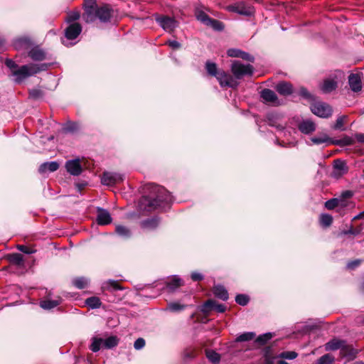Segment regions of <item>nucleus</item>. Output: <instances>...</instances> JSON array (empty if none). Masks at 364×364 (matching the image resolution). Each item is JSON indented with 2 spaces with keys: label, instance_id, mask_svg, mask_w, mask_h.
Wrapping results in <instances>:
<instances>
[{
  "label": "nucleus",
  "instance_id": "obj_1",
  "mask_svg": "<svg viewBox=\"0 0 364 364\" xmlns=\"http://www.w3.org/2000/svg\"><path fill=\"white\" fill-rule=\"evenodd\" d=\"M171 202L172 196L166 189L157 185H150V195L141 198L140 206L149 212L157 208H165Z\"/></svg>",
  "mask_w": 364,
  "mask_h": 364
},
{
  "label": "nucleus",
  "instance_id": "obj_2",
  "mask_svg": "<svg viewBox=\"0 0 364 364\" xmlns=\"http://www.w3.org/2000/svg\"><path fill=\"white\" fill-rule=\"evenodd\" d=\"M5 65L11 70V75L14 77V81L16 83H21L27 77L46 70L48 67L47 63H29L19 67L10 58L6 59Z\"/></svg>",
  "mask_w": 364,
  "mask_h": 364
},
{
  "label": "nucleus",
  "instance_id": "obj_3",
  "mask_svg": "<svg viewBox=\"0 0 364 364\" xmlns=\"http://www.w3.org/2000/svg\"><path fill=\"white\" fill-rule=\"evenodd\" d=\"M253 71L252 65H244L238 60L233 61L231 65V72L236 80L242 79L245 75L251 76Z\"/></svg>",
  "mask_w": 364,
  "mask_h": 364
},
{
  "label": "nucleus",
  "instance_id": "obj_4",
  "mask_svg": "<svg viewBox=\"0 0 364 364\" xmlns=\"http://www.w3.org/2000/svg\"><path fill=\"white\" fill-rule=\"evenodd\" d=\"M113 12L112 8L108 4L98 6L92 14L93 22L98 19L102 23H108L113 16Z\"/></svg>",
  "mask_w": 364,
  "mask_h": 364
},
{
  "label": "nucleus",
  "instance_id": "obj_5",
  "mask_svg": "<svg viewBox=\"0 0 364 364\" xmlns=\"http://www.w3.org/2000/svg\"><path fill=\"white\" fill-rule=\"evenodd\" d=\"M311 112L316 116L321 118H328L332 115V107L327 103L317 102L311 105Z\"/></svg>",
  "mask_w": 364,
  "mask_h": 364
},
{
  "label": "nucleus",
  "instance_id": "obj_6",
  "mask_svg": "<svg viewBox=\"0 0 364 364\" xmlns=\"http://www.w3.org/2000/svg\"><path fill=\"white\" fill-rule=\"evenodd\" d=\"M156 21L166 32L171 33L178 26V22L175 18L168 16L157 15Z\"/></svg>",
  "mask_w": 364,
  "mask_h": 364
},
{
  "label": "nucleus",
  "instance_id": "obj_7",
  "mask_svg": "<svg viewBox=\"0 0 364 364\" xmlns=\"http://www.w3.org/2000/svg\"><path fill=\"white\" fill-rule=\"evenodd\" d=\"M228 10L230 11L245 16H250L253 15L255 13L254 7L247 5L246 3L243 1L237 2L232 5H230L228 6Z\"/></svg>",
  "mask_w": 364,
  "mask_h": 364
},
{
  "label": "nucleus",
  "instance_id": "obj_8",
  "mask_svg": "<svg viewBox=\"0 0 364 364\" xmlns=\"http://www.w3.org/2000/svg\"><path fill=\"white\" fill-rule=\"evenodd\" d=\"M217 80L222 87H231L236 88L239 82L236 80L234 76L228 74L224 70L219 71V75L217 77Z\"/></svg>",
  "mask_w": 364,
  "mask_h": 364
},
{
  "label": "nucleus",
  "instance_id": "obj_9",
  "mask_svg": "<svg viewBox=\"0 0 364 364\" xmlns=\"http://www.w3.org/2000/svg\"><path fill=\"white\" fill-rule=\"evenodd\" d=\"M84 13L82 14V19L86 23H92L94 16H92L94 11L98 6L96 0H84Z\"/></svg>",
  "mask_w": 364,
  "mask_h": 364
},
{
  "label": "nucleus",
  "instance_id": "obj_10",
  "mask_svg": "<svg viewBox=\"0 0 364 364\" xmlns=\"http://www.w3.org/2000/svg\"><path fill=\"white\" fill-rule=\"evenodd\" d=\"M124 176L115 172L105 171L101 178V182L105 186H114L124 181Z\"/></svg>",
  "mask_w": 364,
  "mask_h": 364
},
{
  "label": "nucleus",
  "instance_id": "obj_11",
  "mask_svg": "<svg viewBox=\"0 0 364 364\" xmlns=\"http://www.w3.org/2000/svg\"><path fill=\"white\" fill-rule=\"evenodd\" d=\"M260 97L263 102L266 104L274 106H278L281 105L276 93L270 89L265 88L262 90L260 93Z\"/></svg>",
  "mask_w": 364,
  "mask_h": 364
},
{
  "label": "nucleus",
  "instance_id": "obj_12",
  "mask_svg": "<svg viewBox=\"0 0 364 364\" xmlns=\"http://www.w3.org/2000/svg\"><path fill=\"white\" fill-rule=\"evenodd\" d=\"M358 353V350L345 341L344 345H343L340 351V356L346 358L348 361H350L356 358Z\"/></svg>",
  "mask_w": 364,
  "mask_h": 364
},
{
  "label": "nucleus",
  "instance_id": "obj_13",
  "mask_svg": "<svg viewBox=\"0 0 364 364\" xmlns=\"http://www.w3.org/2000/svg\"><path fill=\"white\" fill-rule=\"evenodd\" d=\"M65 168L73 176H79L82 171L80 159H78L68 161L65 163Z\"/></svg>",
  "mask_w": 364,
  "mask_h": 364
},
{
  "label": "nucleus",
  "instance_id": "obj_14",
  "mask_svg": "<svg viewBox=\"0 0 364 364\" xmlns=\"http://www.w3.org/2000/svg\"><path fill=\"white\" fill-rule=\"evenodd\" d=\"M81 31L82 26L80 23H71L65 30V37L67 40H74L80 34Z\"/></svg>",
  "mask_w": 364,
  "mask_h": 364
},
{
  "label": "nucleus",
  "instance_id": "obj_15",
  "mask_svg": "<svg viewBox=\"0 0 364 364\" xmlns=\"http://www.w3.org/2000/svg\"><path fill=\"white\" fill-rule=\"evenodd\" d=\"M348 172L346 164L341 160L337 159L334 161L333 170L331 176L335 178H339Z\"/></svg>",
  "mask_w": 364,
  "mask_h": 364
},
{
  "label": "nucleus",
  "instance_id": "obj_16",
  "mask_svg": "<svg viewBox=\"0 0 364 364\" xmlns=\"http://www.w3.org/2000/svg\"><path fill=\"white\" fill-rule=\"evenodd\" d=\"M28 56L33 61H43L46 59V53L39 46H35L28 50Z\"/></svg>",
  "mask_w": 364,
  "mask_h": 364
},
{
  "label": "nucleus",
  "instance_id": "obj_17",
  "mask_svg": "<svg viewBox=\"0 0 364 364\" xmlns=\"http://www.w3.org/2000/svg\"><path fill=\"white\" fill-rule=\"evenodd\" d=\"M225 309L226 307L225 305L218 304L217 301L213 299H209L207 301H205L202 307V311L204 313H208L212 310H215L218 313H223L225 312Z\"/></svg>",
  "mask_w": 364,
  "mask_h": 364
},
{
  "label": "nucleus",
  "instance_id": "obj_18",
  "mask_svg": "<svg viewBox=\"0 0 364 364\" xmlns=\"http://www.w3.org/2000/svg\"><path fill=\"white\" fill-rule=\"evenodd\" d=\"M353 196V192L352 191L347 190L342 192L341 196L336 198L338 208L343 209L350 205L353 206V202L349 200Z\"/></svg>",
  "mask_w": 364,
  "mask_h": 364
},
{
  "label": "nucleus",
  "instance_id": "obj_19",
  "mask_svg": "<svg viewBox=\"0 0 364 364\" xmlns=\"http://www.w3.org/2000/svg\"><path fill=\"white\" fill-rule=\"evenodd\" d=\"M348 84L350 90L354 92H358L362 89L361 78L359 74L351 73L348 76Z\"/></svg>",
  "mask_w": 364,
  "mask_h": 364
},
{
  "label": "nucleus",
  "instance_id": "obj_20",
  "mask_svg": "<svg viewBox=\"0 0 364 364\" xmlns=\"http://www.w3.org/2000/svg\"><path fill=\"white\" fill-rule=\"evenodd\" d=\"M97 222L99 225H106L111 223L112 217L108 210L102 208H97Z\"/></svg>",
  "mask_w": 364,
  "mask_h": 364
},
{
  "label": "nucleus",
  "instance_id": "obj_21",
  "mask_svg": "<svg viewBox=\"0 0 364 364\" xmlns=\"http://www.w3.org/2000/svg\"><path fill=\"white\" fill-rule=\"evenodd\" d=\"M346 340L340 339L338 338L334 337L331 339L329 341L325 343L324 348L326 351H335L337 350L341 349L343 345H344V342Z\"/></svg>",
  "mask_w": 364,
  "mask_h": 364
},
{
  "label": "nucleus",
  "instance_id": "obj_22",
  "mask_svg": "<svg viewBox=\"0 0 364 364\" xmlns=\"http://www.w3.org/2000/svg\"><path fill=\"white\" fill-rule=\"evenodd\" d=\"M338 87V82L331 78H326L323 80V83L320 85L321 90L325 93H331L335 90Z\"/></svg>",
  "mask_w": 364,
  "mask_h": 364
},
{
  "label": "nucleus",
  "instance_id": "obj_23",
  "mask_svg": "<svg viewBox=\"0 0 364 364\" xmlns=\"http://www.w3.org/2000/svg\"><path fill=\"white\" fill-rule=\"evenodd\" d=\"M299 129L305 134H309L316 130V124L311 120H304L299 124Z\"/></svg>",
  "mask_w": 364,
  "mask_h": 364
},
{
  "label": "nucleus",
  "instance_id": "obj_24",
  "mask_svg": "<svg viewBox=\"0 0 364 364\" xmlns=\"http://www.w3.org/2000/svg\"><path fill=\"white\" fill-rule=\"evenodd\" d=\"M276 90L282 95L287 96L293 92L292 85L287 82H280L276 85Z\"/></svg>",
  "mask_w": 364,
  "mask_h": 364
},
{
  "label": "nucleus",
  "instance_id": "obj_25",
  "mask_svg": "<svg viewBox=\"0 0 364 364\" xmlns=\"http://www.w3.org/2000/svg\"><path fill=\"white\" fill-rule=\"evenodd\" d=\"M59 168V164L56 161L45 162L43 163L38 168V171L41 173H45L47 171L54 172Z\"/></svg>",
  "mask_w": 364,
  "mask_h": 364
},
{
  "label": "nucleus",
  "instance_id": "obj_26",
  "mask_svg": "<svg viewBox=\"0 0 364 364\" xmlns=\"http://www.w3.org/2000/svg\"><path fill=\"white\" fill-rule=\"evenodd\" d=\"M31 45V41L28 38H19L14 42V48L17 50H27Z\"/></svg>",
  "mask_w": 364,
  "mask_h": 364
},
{
  "label": "nucleus",
  "instance_id": "obj_27",
  "mask_svg": "<svg viewBox=\"0 0 364 364\" xmlns=\"http://www.w3.org/2000/svg\"><path fill=\"white\" fill-rule=\"evenodd\" d=\"M213 291L214 295L218 299H220L223 301H227L228 299L229 296L228 291L223 286L220 284L214 286Z\"/></svg>",
  "mask_w": 364,
  "mask_h": 364
},
{
  "label": "nucleus",
  "instance_id": "obj_28",
  "mask_svg": "<svg viewBox=\"0 0 364 364\" xmlns=\"http://www.w3.org/2000/svg\"><path fill=\"white\" fill-rule=\"evenodd\" d=\"M183 284L182 279L177 276H174L166 282V287L169 291L173 292Z\"/></svg>",
  "mask_w": 364,
  "mask_h": 364
},
{
  "label": "nucleus",
  "instance_id": "obj_29",
  "mask_svg": "<svg viewBox=\"0 0 364 364\" xmlns=\"http://www.w3.org/2000/svg\"><path fill=\"white\" fill-rule=\"evenodd\" d=\"M354 140L352 137L344 136L340 139H331V144L337 145L340 146H350L353 144Z\"/></svg>",
  "mask_w": 364,
  "mask_h": 364
},
{
  "label": "nucleus",
  "instance_id": "obj_30",
  "mask_svg": "<svg viewBox=\"0 0 364 364\" xmlns=\"http://www.w3.org/2000/svg\"><path fill=\"white\" fill-rule=\"evenodd\" d=\"M159 218L158 217L148 218L141 223V227L146 229H154L159 225Z\"/></svg>",
  "mask_w": 364,
  "mask_h": 364
},
{
  "label": "nucleus",
  "instance_id": "obj_31",
  "mask_svg": "<svg viewBox=\"0 0 364 364\" xmlns=\"http://www.w3.org/2000/svg\"><path fill=\"white\" fill-rule=\"evenodd\" d=\"M102 289L104 291H117L122 289V287L119 284L117 281L114 280H109L105 283H103Z\"/></svg>",
  "mask_w": 364,
  "mask_h": 364
},
{
  "label": "nucleus",
  "instance_id": "obj_32",
  "mask_svg": "<svg viewBox=\"0 0 364 364\" xmlns=\"http://www.w3.org/2000/svg\"><path fill=\"white\" fill-rule=\"evenodd\" d=\"M60 304L59 299H45L40 302V306L44 309H52Z\"/></svg>",
  "mask_w": 364,
  "mask_h": 364
},
{
  "label": "nucleus",
  "instance_id": "obj_33",
  "mask_svg": "<svg viewBox=\"0 0 364 364\" xmlns=\"http://www.w3.org/2000/svg\"><path fill=\"white\" fill-rule=\"evenodd\" d=\"M119 339L117 336H109L106 339H103V347L107 349L112 348L118 345Z\"/></svg>",
  "mask_w": 364,
  "mask_h": 364
},
{
  "label": "nucleus",
  "instance_id": "obj_34",
  "mask_svg": "<svg viewBox=\"0 0 364 364\" xmlns=\"http://www.w3.org/2000/svg\"><path fill=\"white\" fill-rule=\"evenodd\" d=\"M205 69H206L207 73L210 75L214 76L216 78L219 75V71L220 70L218 69L217 65L215 63H212L210 61L206 62Z\"/></svg>",
  "mask_w": 364,
  "mask_h": 364
},
{
  "label": "nucleus",
  "instance_id": "obj_35",
  "mask_svg": "<svg viewBox=\"0 0 364 364\" xmlns=\"http://www.w3.org/2000/svg\"><path fill=\"white\" fill-rule=\"evenodd\" d=\"M9 260L11 263L16 264L17 266H23V257L22 255L19 253H13L9 255Z\"/></svg>",
  "mask_w": 364,
  "mask_h": 364
},
{
  "label": "nucleus",
  "instance_id": "obj_36",
  "mask_svg": "<svg viewBox=\"0 0 364 364\" xmlns=\"http://www.w3.org/2000/svg\"><path fill=\"white\" fill-rule=\"evenodd\" d=\"M310 139H311V141L314 144H317V145L321 144L323 143L331 144V139H330L326 134H323L322 136H315L311 137Z\"/></svg>",
  "mask_w": 364,
  "mask_h": 364
},
{
  "label": "nucleus",
  "instance_id": "obj_37",
  "mask_svg": "<svg viewBox=\"0 0 364 364\" xmlns=\"http://www.w3.org/2000/svg\"><path fill=\"white\" fill-rule=\"evenodd\" d=\"M85 304L91 309H97L100 307L102 303L98 297L91 296L85 300Z\"/></svg>",
  "mask_w": 364,
  "mask_h": 364
},
{
  "label": "nucleus",
  "instance_id": "obj_38",
  "mask_svg": "<svg viewBox=\"0 0 364 364\" xmlns=\"http://www.w3.org/2000/svg\"><path fill=\"white\" fill-rule=\"evenodd\" d=\"M186 307V305L178 302H170L167 304L166 309L172 312H178L184 310Z\"/></svg>",
  "mask_w": 364,
  "mask_h": 364
},
{
  "label": "nucleus",
  "instance_id": "obj_39",
  "mask_svg": "<svg viewBox=\"0 0 364 364\" xmlns=\"http://www.w3.org/2000/svg\"><path fill=\"white\" fill-rule=\"evenodd\" d=\"M73 284L76 288L82 289L87 286L88 280L85 277H77L73 280Z\"/></svg>",
  "mask_w": 364,
  "mask_h": 364
},
{
  "label": "nucleus",
  "instance_id": "obj_40",
  "mask_svg": "<svg viewBox=\"0 0 364 364\" xmlns=\"http://www.w3.org/2000/svg\"><path fill=\"white\" fill-rule=\"evenodd\" d=\"M255 337V333L253 332H245L239 335L236 339V342H245L252 340Z\"/></svg>",
  "mask_w": 364,
  "mask_h": 364
},
{
  "label": "nucleus",
  "instance_id": "obj_41",
  "mask_svg": "<svg viewBox=\"0 0 364 364\" xmlns=\"http://www.w3.org/2000/svg\"><path fill=\"white\" fill-rule=\"evenodd\" d=\"M334 360L335 358L332 355L326 353L318 358L316 363L317 364H333Z\"/></svg>",
  "mask_w": 364,
  "mask_h": 364
},
{
  "label": "nucleus",
  "instance_id": "obj_42",
  "mask_svg": "<svg viewBox=\"0 0 364 364\" xmlns=\"http://www.w3.org/2000/svg\"><path fill=\"white\" fill-rule=\"evenodd\" d=\"M102 342L103 338H93L90 347V350L95 353L99 351L101 346H103Z\"/></svg>",
  "mask_w": 364,
  "mask_h": 364
},
{
  "label": "nucleus",
  "instance_id": "obj_43",
  "mask_svg": "<svg viewBox=\"0 0 364 364\" xmlns=\"http://www.w3.org/2000/svg\"><path fill=\"white\" fill-rule=\"evenodd\" d=\"M206 356L208 360L214 364L218 363L220 359V355L215 351L211 350H206Z\"/></svg>",
  "mask_w": 364,
  "mask_h": 364
},
{
  "label": "nucleus",
  "instance_id": "obj_44",
  "mask_svg": "<svg viewBox=\"0 0 364 364\" xmlns=\"http://www.w3.org/2000/svg\"><path fill=\"white\" fill-rule=\"evenodd\" d=\"M208 26L212 27L215 31H221L224 29L225 26L223 22L211 18Z\"/></svg>",
  "mask_w": 364,
  "mask_h": 364
},
{
  "label": "nucleus",
  "instance_id": "obj_45",
  "mask_svg": "<svg viewBox=\"0 0 364 364\" xmlns=\"http://www.w3.org/2000/svg\"><path fill=\"white\" fill-rule=\"evenodd\" d=\"M116 232L121 237H129L131 236L130 230L125 226L117 225L116 227Z\"/></svg>",
  "mask_w": 364,
  "mask_h": 364
},
{
  "label": "nucleus",
  "instance_id": "obj_46",
  "mask_svg": "<svg viewBox=\"0 0 364 364\" xmlns=\"http://www.w3.org/2000/svg\"><path fill=\"white\" fill-rule=\"evenodd\" d=\"M321 224L324 227H328L333 223V217L329 214H321L320 216Z\"/></svg>",
  "mask_w": 364,
  "mask_h": 364
},
{
  "label": "nucleus",
  "instance_id": "obj_47",
  "mask_svg": "<svg viewBox=\"0 0 364 364\" xmlns=\"http://www.w3.org/2000/svg\"><path fill=\"white\" fill-rule=\"evenodd\" d=\"M43 92L39 89H33L29 91V97L35 100L43 98Z\"/></svg>",
  "mask_w": 364,
  "mask_h": 364
},
{
  "label": "nucleus",
  "instance_id": "obj_48",
  "mask_svg": "<svg viewBox=\"0 0 364 364\" xmlns=\"http://www.w3.org/2000/svg\"><path fill=\"white\" fill-rule=\"evenodd\" d=\"M346 119H347L346 115H342V116L338 117L337 118L336 123L333 125V128L334 129L344 130L345 129L343 128V125H344V122Z\"/></svg>",
  "mask_w": 364,
  "mask_h": 364
},
{
  "label": "nucleus",
  "instance_id": "obj_49",
  "mask_svg": "<svg viewBox=\"0 0 364 364\" xmlns=\"http://www.w3.org/2000/svg\"><path fill=\"white\" fill-rule=\"evenodd\" d=\"M235 301L241 306H245L249 302V297L245 294H237L235 297Z\"/></svg>",
  "mask_w": 364,
  "mask_h": 364
},
{
  "label": "nucleus",
  "instance_id": "obj_50",
  "mask_svg": "<svg viewBox=\"0 0 364 364\" xmlns=\"http://www.w3.org/2000/svg\"><path fill=\"white\" fill-rule=\"evenodd\" d=\"M325 207L328 210H333L336 208H338L337 198H331V199H329L327 201H326Z\"/></svg>",
  "mask_w": 364,
  "mask_h": 364
},
{
  "label": "nucleus",
  "instance_id": "obj_51",
  "mask_svg": "<svg viewBox=\"0 0 364 364\" xmlns=\"http://www.w3.org/2000/svg\"><path fill=\"white\" fill-rule=\"evenodd\" d=\"M298 354L294 351H284L279 354V358L292 360L297 357Z\"/></svg>",
  "mask_w": 364,
  "mask_h": 364
},
{
  "label": "nucleus",
  "instance_id": "obj_52",
  "mask_svg": "<svg viewBox=\"0 0 364 364\" xmlns=\"http://www.w3.org/2000/svg\"><path fill=\"white\" fill-rule=\"evenodd\" d=\"M80 17V14L79 11H72L68 14L67 21L68 22H73L79 19Z\"/></svg>",
  "mask_w": 364,
  "mask_h": 364
},
{
  "label": "nucleus",
  "instance_id": "obj_53",
  "mask_svg": "<svg viewBox=\"0 0 364 364\" xmlns=\"http://www.w3.org/2000/svg\"><path fill=\"white\" fill-rule=\"evenodd\" d=\"M272 337V334L270 333H267L257 337L256 341L259 343L264 344L267 341L271 339Z\"/></svg>",
  "mask_w": 364,
  "mask_h": 364
},
{
  "label": "nucleus",
  "instance_id": "obj_54",
  "mask_svg": "<svg viewBox=\"0 0 364 364\" xmlns=\"http://www.w3.org/2000/svg\"><path fill=\"white\" fill-rule=\"evenodd\" d=\"M198 19L199 21H200L202 23H203L204 24L208 26V24L210 22L211 18L209 17V16L207 15L205 13L201 12V13H200L198 15Z\"/></svg>",
  "mask_w": 364,
  "mask_h": 364
},
{
  "label": "nucleus",
  "instance_id": "obj_55",
  "mask_svg": "<svg viewBox=\"0 0 364 364\" xmlns=\"http://www.w3.org/2000/svg\"><path fill=\"white\" fill-rule=\"evenodd\" d=\"M239 58H242L243 60H245L251 62V63H253L255 60L254 56H252L250 53L245 52L242 50H241Z\"/></svg>",
  "mask_w": 364,
  "mask_h": 364
},
{
  "label": "nucleus",
  "instance_id": "obj_56",
  "mask_svg": "<svg viewBox=\"0 0 364 364\" xmlns=\"http://www.w3.org/2000/svg\"><path fill=\"white\" fill-rule=\"evenodd\" d=\"M241 50L237 48H230L227 51L228 56L232 58H239Z\"/></svg>",
  "mask_w": 364,
  "mask_h": 364
},
{
  "label": "nucleus",
  "instance_id": "obj_57",
  "mask_svg": "<svg viewBox=\"0 0 364 364\" xmlns=\"http://www.w3.org/2000/svg\"><path fill=\"white\" fill-rule=\"evenodd\" d=\"M145 346V340L142 338H137L134 343V347L136 350H140L141 348H143Z\"/></svg>",
  "mask_w": 364,
  "mask_h": 364
},
{
  "label": "nucleus",
  "instance_id": "obj_58",
  "mask_svg": "<svg viewBox=\"0 0 364 364\" xmlns=\"http://www.w3.org/2000/svg\"><path fill=\"white\" fill-rule=\"evenodd\" d=\"M299 95H301V97H303L305 99H307V100L312 99V95L309 93V92L305 87H301L299 89Z\"/></svg>",
  "mask_w": 364,
  "mask_h": 364
},
{
  "label": "nucleus",
  "instance_id": "obj_59",
  "mask_svg": "<svg viewBox=\"0 0 364 364\" xmlns=\"http://www.w3.org/2000/svg\"><path fill=\"white\" fill-rule=\"evenodd\" d=\"M17 249L19 251H21V252H22L23 253L28 254V255L33 254V253L36 252V250H31L28 247L25 246V245H18L17 246Z\"/></svg>",
  "mask_w": 364,
  "mask_h": 364
},
{
  "label": "nucleus",
  "instance_id": "obj_60",
  "mask_svg": "<svg viewBox=\"0 0 364 364\" xmlns=\"http://www.w3.org/2000/svg\"><path fill=\"white\" fill-rule=\"evenodd\" d=\"M360 263H361L360 259H355L354 261L348 262L347 264V267L348 269H353L355 268L356 267H358V265H360Z\"/></svg>",
  "mask_w": 364,
  "mask_h": 364
},
{
  "label": "nucleus",
  "instance_id": "obj_61",
  "mask_svg": "<svg viewBox=\"0 0 364 364\" xmlns=\"http://www.w3.org/2000/svg\"><path fill=\"white\" fill-rule=\"evenodd\" d=\"M269 124L272 127H275L277 129L279 130H284V126L282 125V124H277L275 122H274L272 119L269 118Z\"/></svg>",
  "mask_w": 364,
  "mask_h": 364
},
{
  "label": "nucleus",
  "instance_id": "obj_62",
  "mask_svg": "<svg viewBox=\"0 0 364 364\" xmlns=\"http://www.w3.org/2000/svg\"><path fill=\"white\" fill-rule=\"evenodd\" d=\"M166 43L173 49H178L181 48V43L176 41H168Z\"/></svg>",
  "mask_w": 364,
  "mask_h": 364
},
{
  "label": "nucleus",
  "instance_id": "obj_63",
  "mask_svg": "<svg viewBox=\"0 0 364 364\" xmlns=\"http://www.w3.org/2000/svg\"><path fill=\"white\" fill-rule=\"evenodd\" d=\"M191 279L195 282L200 281L203 279V276L200 273L193 272L191 274Z\"/></svg>",
  "mask_w": 364,
  "mask_h": 364
},
{
  "label": "nucleus",
  "instance_id": "obj_64",
  "mask_svg": "<svg viewBox=\"0 0 364 364\" xmlns=\"http://www.w3.org/2000/svg\"><path fill=\"white\" fill-rule=\"evenodd\" d=\"M355 138L358 142L364 144V134H361V133L355 134Z\"/></svg>",
  "mask_w": 364,
  "mask_h": 364
}]
</instances>
